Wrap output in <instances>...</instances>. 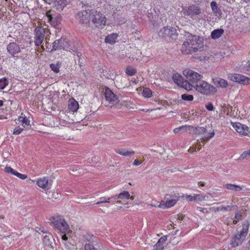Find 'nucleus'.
<instances>
[{"label":"nucleus","mask_w":250,"mask_h":250,"mask_svg":"<svg viewBox=\"0 0 250 250\" xmlns=\"http://www.w3.org/2000/svg\"><path fill=\"white\" fill-rule=\"evenodd\" d=\"M183 74L187 78L186 81L188 82L186 89L187 90H192L195 85L202 80L203 76L198 73L193 71L192 70H185L183 71Z\"/></svg>","instance_id":"obj_1"},{"label":"nucleus","mask_w":250,"mask_h":250,"mask_svg":"<svg viewBox=\"0 0 250 250\" xmlns=\"http://www.w3.org/2000/svg\"><path fill=\"white\" fill-rule=\"evenodd\" d=\"M249 222L248 220L244 221L242 224V229L231 239L230 245L232 247H236L245 240L248 234L249 229Z\"/></svg>","instance_id":"obj_2"},{"label":"nucleus","mask_w":250,"mask_h":250,"mask_svg":"<svg viewBox=\"0 0 250 250\" xmlns=\"http://www.w3.org/2000/svg\"><path fill=\"white\" fill-rule=\"evenodd\" d=\"M194 88L198 92L206 95L213 94L217 92L215 87L203 80L197 83Z\"/></svg>","instance_id":"obj_3"},{"label":"nucleus","mask_w":250,"mask_h":250,"mask_svg":"<svg viewBox=\"0 0 250 250\" xmlns=\"http://www.w3.org/2000/svg\"><path fill=\"white\" fill-rule=\"evenodd\" d=\"M51 225L62 233L69 231V227L65 220L60 216L53 217L51 220Z\"/></svg>","instance_id":"obj_4"},{"label":"nucleus","mask_w":250,"mask_h":250,"mask_svg":"<svg viewBox=\"0 0 250 250\" xmlns=\"http://www.w3.org/2000/svg\"><path fill=\"white\" fill-rule=\"evenodd\" d=\"M91 21L94 26L99 29H102L105 25L106 18L100 11L92 9Z\"/></svg>","instance_id":"obj_5"},{"label":"nucleus","mask_w":250,"mask_h":250,"mask_svg":"<svg viewBox=\"0 0 250 250\" xmlns=\"http://www.w3.org/2000/svg\"><path fill=\"white\" fill-rule=\"evenodd\" d=\"M92 10V9H88L85 10L81 11L76 14L75 18L76 20L83 26L89 27L90 26Z\"/></svg>","instance_id":"obj_6"},{"label":"nucleus","mask_w":250,"mask_h":250,"mask_svg":"<svg viewBox=\"0 0 250 250\" xmlns=\"http://www.w3.org/2000/svg\"><path fill=\"white\" fill-rule=\"evenodd\" d=\"M186 39L191 44V49L190 50L193 52H196L203 47L202 40L198 36H194L188 33L187 35Z\"/></svg>","instance_id":"obj_7"},{"label":"nucleus","mask_w":250,"mask_h":250,"mask_svg":"<svg viewBox=\"0 0 250 250\" xmlns=\"http://www.w3.org/2000/svg\"><path fill=\"white\" fill-rule=\"evenodd\" d=\"M34 42L36 46H39L42 44L44 39L47 40L46 37L45 29L41 26L36 27L34 31Z\"/></svg>","instance_id":"obj_8"},{"label":"nucleus","mask_w":250,"mask_h":250,"mask_svg":"<svg viewBox=\"0 0 250 250\" xmlns=\"http://www.w3.org/2000/svg\"><path fill=\"white\" fill-rule=\"evenodd\" d=\"M158 35L160 37L162 38L166 39L168 37L172 40H174L177 39L178 33L176 29L174 27L165 26L159 31Z\"/></svg>","instance_id":"obj_9"},{"label":"nucleus","mask_w":250,"mask_h":250,"mask_svg":"<svg viewBox=\"0 0 250 250\" xmlns=\"http://www.w3.org/2000/svg\"><path fill=\"white\" fill-rule=\"evenodd\" d=\"M46 16L47 18L48 21H49L51 25L54 27L58 28L61 24L62 17L61 15H55L51 14V11L46 12Z\"/></svg>","instance_id":"obj_10"},{"label":"nucleus","mask_w":250,"mask_h":250,"mask_svg":"<svg viewBox=\"0 0 250 250\" xmlns=\"http://www.w3.org/2000/svg\"><path fill=\"white\" fill-rule=\"evenodd\" d=\"M104 97L106 101L110 104H116L119 102L117 95L107 87L105 88Z\"/></svg>","instance_id":"obj_11"},{"label":"nucleus","mask_w":250,"mask_h":250,"mask_svg":"<svg viewBox=\"0 0 250 250\" xmlns=\"http://www.w3.org/2000/svg\"><path fill=\"white\" fill-rule=\"evenodd\" d=\"M174 196L176 199L171 198V196L169 194L166 195L165 197V200L166 201V204L161 203L159 205V207L165 208L166 207H173L176 204L179 198V196H176L175 194H174Z\"/></svg>","instance_id":"obj_12"},{"label":"nucleus","mask_w":250,"mask_h":250,"mask_svg":"<svg viewBox=\"0 0 250 250\" xmlns=\"http://www.w3.org/2000/svg\"><path fill=\"white\" fill-rule=\"evenodd\" d=\"M229 78L231 81L243 84H248L250 83V78L240 74H232L231 75Z\"/></svg>","instance_id":"obj_13"},{"label":"nucleus","mask_w":250,"mask_h":250,"mask_svg":"<svg viewBox=\"0 0 250 250\" xmlns=\"http://www.w3.org/2000/svg\"><path fill=\"white\" fill-rule=\"evenodd\" d=\"M233 127L239 133L244 135L248 136L249 134V128L246 125L240 123H232Z\"/></svg>","instance_id":"obj_14"},{"label":"nucleus","mask_w":250,"mask_h":250,"mask_svg":"<svg viewBox=\"0 0 250 250\" xmlns=\"http://www.w3.org/2000/svg\"><path fill=\"white\" fill-rule=\"evenodd\" d=\"M7 51L10 55L14 57L15 54L21 52V47L20 45L15 42H11L9 43L7 46Z\"/></svg>","instance_id":"obj_15"},{"label":"nucleus","mask_w":250,"mask_h":250,"mask_svg":"<svg viewBox=\"0 0 250 250\" xmlns=\"http://www.w3.org/2000/svg\"><path fill=\"white\" fill-rule=\"evenodd\" d=\"M37 185L42 188L48 189L51 188L52 181L49 180L48 177H44L37 180Z\"/></svg>","instance_id":"obj_16"},{"label":"nucleus","mask_w":250,"mask_h":250,"mask_svg":"<svg viewBox=\"0 0 250 250\" xmlns=\"http://www.w3.org/2000/svg\"><path fill=\"white\" fill-rule=\"evenodd\" d=\"M172 79L174 83L181 86L185 89H186L187 84H188V82L184 80L183 77L177 73L173 75Z\"/></svg>","instance_id":"obj_17"},{"label":"nucleus","mask_w":250,"mask_h":250,"mask_svg":"<svg viewBox=\"0 0 250 250\" xmlns=\"http://www.w3.org/2000/svg\"><path fill=\"white\" fill-rule=\"evenodd\" d=\"M184 13L188 16L193 17L195 15H199L201 13V10L198 7L195 5H191L188 6L187 9L185 10Z\"/></svg>","instance_id":"obj_18"},{"label":"nucleus","mask_w":250,"mask_h":250,"mask_svg":"<svg viewBox=\"0 0 250 250\" xmlns=\"http://www.w3.org/2000/svg\"><path fill=\"white\" fill-rule=\"evenodd\" d=\"M15 121L17 124V122H18L19 123H21V126L24 128L26 127L27 128H29L31 127L29 119L23 113H21V115L18 118V119L17 120H15Z\"/></svg>","instance_id":"obj_19"},{"label":"nucleus","mask_w":250,"mask_h":250,"mask_svg":"<svg viewBox=\"0 0 250 250\" xmlns=\"http://www.w3.org/2000/svg\"><path fill=\"white\" fill-rule=\"evenodd\" d=\"M71 1V0H55L54 1V7L56 10L61 11Z\"/></svg>","instance_id":"obj_20"},{"label":"nucleus","mask_w":250,"mask_h":250,"mask_svg":"<svg viewBox=\"0 0 250 250\" xmlns=\"http://www.w3.org/2000/svg\"><path fill=\"white\" fill-rule=\"evenodd\" d=\"M210 7L214 16L220 18L222 15V12L217 2L214 1H211L210 2Z\"/></svg>","instance_id":"obj_21"},{"label":"nucleus","mask_w":250,"mask_h":250,"mask_svg":"<svg viewBox=\"0 0 250 250\" xmlns=\"http://www.w3.org/2000/svg\"><path fill=\"white\" fill-rule=\"evenodd\" d=\"M189 129V133L199 135L206 133L207 131L206 128L201 126L194 127L190 125Z\"/></svg>","instance_id":"obj_22"},{"label":"nucleus","mask_w":250,"mask_h":250,"mask_svg":"<svg viewBox=\"0 0 250 250\" xmlns=\"http://www.w3.org/2000/svg\"><path fill=\"white\" fill-rule=\"evenodd\" d=\"M62 49H64V39H61L55 41L53 43L52 49H51V51Z\"/></svg>","instance_id":"obj_23"},{"label":"nucleus","mask_w":250,"mask_h":250,"mask_svg":"<svg viewBox=\"0 0 250 250\" xmlns=\"http://www.w3.org/2000/svg\"><path fill=\"white\" fill-rule=\"evenodd\" d=\"M191 47V44L188 42V41L186 39V40L184 42L181 51L183 54H191L192 53H194L195 52L191 51L190 49Z\"/></svg>","instance_id":"obj_24"},{"label":"nucleus","mask_w":250,"mask_h":250,"mask_svg":"<svg viewBox=\"0 0 250 250\" xmlns=\"http://www.w3.org/2000/svg\"><path fill=\"white\" fill-rule=\"evenodd\" d=\"M213 83L217 87L226 88L228 85V82L220 78H216L213 79Z\"/></svg>","instance_id":"obj_25"},{"label":"nucleus","mask_w":250,"mask_h":250,"mask_svg":"<svg viewBox=\"0 0 250 250\" xmlns=\"http://www.w3.org/2000/svg\"><path fill=\"white\" fill-rule=\"evenodd\" d=\"M115 151L116 153L124 156L132 155L135 153L133 150L127 148H116Z\"/></svg>","instance_id":"obj_26"},{"label":"nucleus","mask_w":250,"mask_h":250,"mask_svg":"<svg viewBox=\"0 0 250 250\" xmlns=\"http://www.w3.org/2000/svg\"><path fill=\"white\" fill-rule=\"evenodd\" d=\"M68 106L69 110L73 112H76L79 108L78 102L73 98L70 99L69 100Z\"/></svg>","instance_id":"obj_27"},{"label":"nucleus","mask_w":250,"mask_h":250,"mask_svg":"<svg viewBox=\"0 0 250 250\" xmlns=\"http://www.w3.org/2000/svg\"><path fill=\"white\" fill-rule=\"evenodd\" d=\"M118 37V34L116 33H113L107 35L104 40L105 42L113 44L116 42V40Z\"/></svg>","instance_id":"obj_28"},{"label":"nucleus","mask_w":250,"mask_h":250,"mask_svg":"<svg viewBox=\"0 0 250 250\" xmlns=\"http://www.w3.org/2000/svg\"><path fill=\"white\" fill-rule=\"evenodd\" d=\"M167 240V236H164L161 237L157 242V243L154 246V248L156 250H163L164 244Z\"/></svg>","instance_id":"obj_29"},{"label":"nucleus","mask_w":250,"mask_h":250,"mask_svg":"<svg viewBox=\"0 0 250 250\" xmlns=\"http://www.w3.org/2000/svg\"><path fill=\"white\" fill-rule=\"evenodd\" d=\"M53 239V236L50 233H46L44 236L43 238V243L44 245L46 246L50 247L51 248L53 247L52 240Z\"/></svg>","instance_id":"obj_30"},{"label":"nucleus","mask_w":250,"mask_h":250,"mask_svg":"<svg viewBox=\"0 0 250 250\" xmlns=\"http://www.w3.org/2000/svg\"><path fill=\"white\" fill-rule=\"evenodd\" d=\"M224 32V30L222 28L215 29L211 32L210 37L212 39H218L223 34Z\"/></svg>","instance_id":"obj_31"},{"label":"nucleus","mask_w":250,"mask_h":250,"mask_svg":"<svg viewBox=\"0 0 250 250\" xmlns=\"http://www.w3.org/2000/svg\"><path fill=\"white\" fill-rule=\"evenodd\" d=\"M190 125H182L178 127L175 128L173 130V132L175 133H183L186 132L187 131H189L190 130L189 129Z\"/></svg>","instance_id":"obj_32"},{"label":"nucleus","mask_w":250,"mask_h":250,"mask_svg":"<svg viewBox=\"0 0 250 250\" xmlns=\"http://www.w3.org/2000/svg\"><path fill=\"white\" fill-rule=\"evenodd\" d=\"M224 187L227 189L235 191H240L242 190V188L241 186L232 184H227Z\"/></svg>","instance_id":"obj_33"},{"label":"nucleus","mask_w":250,"mask_h":250,"mask_svg":"<svg viewBox=\"0 0 250 250\" xmlns=\"http://www.w3.org/2000/svg\"><path fill=\"white\" fill-rule=\"evenodd\" d=\"M117 198L118 199H120L122 200L128 199L129 198L133 200L134 199L133 196H130L129 193L126 191H124L123 192L120 193L119 195H117Z\"/></svg>","instance_id":"obj_34"},{"label":"nucleus","mask_w":250,"mask_h":250,"mask_svg":"<svg viewBox=\"0 0 250 250\" xmlns=\"http://www.w3.org/2000/svg\"><path fill=\"white\" fill-rule=\"evenodd\" d=\"M61 66V63L58 62L57 63H51L50 64V68L55 73H58L60 71V68Z\"/></svg>","instance_id":"obj_35"},{"label":"nucleus","mask_w":250,"mask_h":250,"mask_svg":"<svg viewBox=\"0 0 250 250\" xmlns=\"http://www.w3.org/2000/svg\"><path fill=\"white\" fill-rule=\"evenodd\" d=\"M215 135V133L214 131H212L209 134L203 137L201 139V142L203 143V145L207 143L208 141L211 138H212L213 137H214Z\"/></svg>","instance_id":"obj_36"},{"label":"nucleus","mask_w":250,"mask_h":250,"mask_svg":"<svg viewBox=\"0 0 250 250\" xmlns=\"http://www.w3.org/2000/svg\"><path fill=\"white\" fill-rule=\"evenodd\" d=\"M9 84V81L6 78H2L0 79V89H3Z\"/></svg>","instance_id":"obj_37"},{"label":"nucleus","mask_w":250,"mask_h":250,"mask_svg":"<svg viewBox=\"0 0 250 250\" xmlns=\"http://www.w3.org/2000/svg\"><path fill=\"white\" fill-rule=\"evenodd\" d=\"M142 94L145 97L149 98L152 96V92L150 88L148 87H145L143 89Z\"/></svg>","instance_id":"obj_38"},{"label":"nucleus","mask_w":250,"mask_h":250,"mask_svg":"<svg viewBox=\"0 0 250 250\" xmlns=\"http://www.w3.org/2000/svg\"><path fill=\"white\" fill-rule=\"evenodd\" d=\"M136 70L131 66L127 67L125 69L126 74L130 76L134 75L136 74Z\"/></svg>","instance_id":"obj_39"},{"label":"nucleus","mask_w":250,"mask_h":250,"mask_svg":"<svg viewBox=\"0 0 250 250\" xmlns=\"http://www.w3.org/2000/svg\"><path fill=\"white\" fill-rule=\"evenodd\" d=\"M235 219L233 221V224H236L240 220L243 219L242 215L241 212L237 211L235 213Z\"/></svg>","instance_id":"obj_40"},{"label":"nucleus","mask_w":250,"mask_h":250,"mask_svg":"<svg viewBox=\"0 0 250 250\" xmlns=\"http://www.w3.org/2000/svg\"><path fill=\"white\" fill-rule=\"evenodd\" d=\"M182 100L187 101H192L193 100V96L192 95L183 94L181 95Z\"/></svg>","instance_id":"obj_41"},{"label":"nucleus","mask_w":250,"mask_h":250,"mask_svg":"<svg viewBox=\"0 0 250 250\" xmlns=\"http://www.w3.org/2000/svg\"><path fill=\"white\" fill-rule=\"evenodd\" d=\"M24 128V127H23V126H21V127L20 126H16L14 129L13 134L14 135H16L21 134L22 132V131L23 130Z\"/></svg>","instance_id":"obj_42"},{"label":"nucleus","mask_w":250,"mask_h":250,"mask_svg":"<svg viewBox=\"0 0 250 250\" xmlns=\"http://www.w3.org/2000/svg\"><path fill=\"white\" fill-rule=\"evenodd\" d=\"M241 157L243 159H249L250 158V150H248L243 152L241 154Z\"/></svg>","instance_id":"obj_43"},{"label":"nucleus","mask_w":250,"mask_h":250,"mask_svg":"<svg viewBox=\"0 0 250 250\" xmlns=\"http://www.w3.org/2000/svg\"><path fill=\"white\" fill-rule=\"evenodd\" d=\"M108 197H102L100 198L99 201L94 203V205H99L102 203H108Z\"/></svg>","instance_id":"obj_44"},{"label":"nucleus","mask_w":250,"mask_h":250,"mask_svg":"<svg viewBox=\"0 0 250 250\" xmlns=\"http://www.w3.org/2000/svg\"><path fill=\"white\" fill-rule=\"evenodd\" d=\"M4 171L8 173H11L13 175H15V173L17 172V171L15 170L11 167H6L4 168Z\"/></svg>","instance_id":"obj_45"},{"label":"nucleus","mask_w":250,"mask_h":250,"mask_svg":"<svg viewBox=\"0 0 250 250\" xmlns=\"http://www.w3.org/2000/svg\"><path fill=\"white\" fill-rule=\"evenodd\" d=\"M233 206L228 205L226 207H219L218 209L221 211H230L231 209V208Z\"/></svg>","instance_id":"obj_46"},{"label":"nucleus","mask_w":250,"mask_h":250,"mask_svg":"<svg viewBox=\"0 0 250 250\" xmlns=\"http://www.w3.org/2000/svg\"><path fill=\"white\" fill-rule=\"evenodd\" d=\"M15 175L22 180H24L27 177L26 175L20 173L18 171L15 173Z\"/></svg>","instance_id":"obj_47"},{"label":"nucleus","mask_w":250,"mask_h":250,"mask_svg":"<svg viewBox=\"0 0 250 250\" xmlns=\"http://www.w3.org/2000/svg\"><path fill=\"white\" fill-rule=\"evenodd\" d=\"M117 199H118L117 195L113 196L108 197V198H107V199H108V203H114Z\"/></svg>","instance_id":"obj_48"},{"label":"nucleus","mask_w":250,"mask_h":250,"mask_svg":"<svg viewBox=\"0 0 250 250\" xmlns=\"http://www.w3.org/2000/svg\"><path fill=\"white\" fill-rule=\"evenodd\" d=\"M85 250H96L94 246L90 244H86L84 246Z\"/></svg>","instance_id":"obj_49"},{"label":"nucleus","mask_w":250,"mask_h":250,"mask_svg":"<svg viewBox=\"0 0 250 250\" xmlns=\"http://www.w3.org/2000/svg\"><path fill=\"white\" fill-rule=\"evenodd\" d=\"M206 107L209 111H212V110H213V109L214 108V107H213V104L211 103H210L206 105Z\"/></svg>","instance_id":"obj_50"},{"label":"nucleus","mask_w":250,"mask_h":250,"mask_svg":"<svg viewBox=\"0 0 250 250\" xmlns=\"http://www.w3.org/2000/svg\"><path fill=\"white\" fill-rule=\"evenodd\" d=\"M193 198H195V201L198 200L201 201L202 199V196L199 194H194L193 196Z\"/></svg>","instance_id":"obj_51"},{"label":"nucleus","mask_w":250,"mask_h":250,"mask_svg":"<svg viewBox=\"0 0 250 250\" xmlns=\"http://www.w3.org/2000/svg\"><path fill=\"white\" fill-rule=\"evenodd\" d=\"M186 199L188 201H195V198H193V196L190 195H187L186 196Z\"/></svg>","instance_id":"obj_52"},{"label":"nucleus","mask_w":250,"mask_h":250,"mask_svg":"<svg viewBox=\"0 0 250 250\" xmlns=\"http://www.w3.org/2000/svg\"><path fill=\"white\" fill-rule=\"evenodd\" d=\"M142 163V162L139 161L137 159H136L134 161V162L133 163V165L134 166H137L140 165Z\"/></svg>","instance_id":"obj_53"},{"label":"nucleus","mask_w":250,"mask_h":250,"mask_svg":"<svg viewBox=\"0 0 250 250\" xmlns=\"http://www.w3.org/2000/svg\"><path fill=\"white\" fill-rule=\"evenodd\" d=\"M75 54L77 56V57L79 58V59H82L83 55L81 52L76 51V52H75Z\"/></svg>","instance_id":"obj_54"},{"label":"nucleus","mask_w":250,"mask_h":250,"mask_svg":"<svg viewBox=\"0 0 250 250\" xmlns=\"http://www.w3.org/2000/svg\"><path fill=\"white\" fill-rule=\"evenodd\" d=\"M64 234L62 236V239L64 241H66L68 239V237L66 236L65 233H63Z\"/></svg>","instance_id":"obj_55"},{"label":"nucleus","mask_w":250,"mask_h":250,"mask_svg":"<svg viewBox=\"0 0 250 250\" xmlns=\"http://www.w3.org/2000/svg\"><path fill=\"white\" fill-rule=\"evenodd\" d=\"M198 185L199 186V187H204L205 186V184L204 183L200 181V182H199L198 183Z\"/></svg>","instance_id":"obj_56"},{"label":"nucleus","mask_w":250,"mask_h":250,"mask_svg":"<svg viewBox=\"0 0 250 250\" xmlns=\"http://www.w3.org/2000/svg\"><path fill=\"white\" fill-rule=\"evenodd\" d=\"M37 231H38V230ZM39 231H41V232H42L46 234V231H44V229L43 228H39Z\"/></svg>","instance_id":"obj_57"},{"label":"nucleus","mask_w":250,"mask_h":250,"mask_svg":"<svg viewBox=\"0 0 250 250\" xmlns=\"http://www.w3.org/2000/svg\"><path fill=\"white\" fill-rule=\"evenodd\" d=\"M65 248L68 250H70V249L69 248V244H65Z\"/></svg>","instance_id":"obj_58"},{"label":"nucleus","mask_w":250,"mask_h":250,"mask_svg":"<svg viewBox=\"0 0 250 250\" xmlns=\"http://www.w3.org/2000/svg\"><path fill=\"white\" fill-rule=\"evenodd\" d=\"M81 59H79V61H78V64L80 66L82 65V62L81 61Z\"/></svg>","instance_id":"obj_59"},{"label":"nucleus","mask_w":250,"mask_h":250,"mask_svg":"<svg viewBox=\"0 0 250 250\" xmlns=\"http://www.w3.org/2000/svg\"><path fill=\"white\" fill-rule=\"evenodd\" d=\"M45 44H45V46H46V48H49V47H48V45H49V44L48 42H47L46 41V42Z\"/></svg>","instance_id":"obj_60"},{"label":"nucleus","mask_w":250,"mask_h":250,"mask_svg":"<svg viewBox=\"0 0 250 250\" xmlns=\"http://www.w3.org/2000/svg\"><path fill=\"white\" fill-rule=\"evenodd\" d=\"M3 102L2 100H0V106H1L3 105Z\"/></svg>","instance_id":"obj_61"},{"label":"nucleus","mask_w":250,"mask_h":250,"mask_svg":"<svg viewBox=\"0 0 250 250\" xmlns=\"http://www.w3.org/2000/svg\"><path fill=\"white\" fill-rule=\"evenodd\" d=\"M201 148V145L200 144L199 146L197 148V151L200 150Z\"/></svg>","instance_id":"obj_62"},{"label":"nucleus","mask_w":250,"mask_h":250,"mask_svg":"<svg viewBox=\"0 0 250 250\" xmlns=\"http://www.w3.org/2000/svg\"><path fill=\"white\" fill-rule=\"evenodd\" d=\"M248 68L250 69V62H248Z\"/></svg>","instance_id":"obj_63"},{"label":"nucleus","mask_w":250,"mask_h":250,"mask_svg":"<svg viewBox=\"0 0 250 250\" xmlns=\"http://www.w3.org/2000/svg\"><path fill=\"white\" fill-rule=\"evenodd\" d=\"M42 45V48L43 50H44L45 48H44V45Z\"/></svg>","instance_id":"obj_64"}]
</instances>
